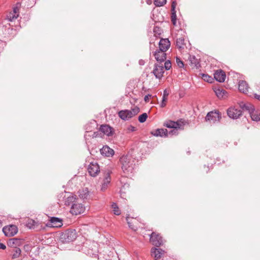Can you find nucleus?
I'll use <instances>...</instances> for the list:
<instances>
[{"label": "nucleus", "mask_w": 260, "mask_h": 260, "mask_svg": "<svg viewBox=\"0 0 260 260\" xmlns=\"http://www.w3.org/2000/svg\"><path fill=\"white\" fill-rule=\"evenodd\" d=\"M166 101H164L162 99V101L160 104V107L162 108L165 107L166 105Z\"/></svg>", "instance_id": "obj_45"}, {"label": "nucleus", "mask_w": 260, "mask_h": 260, "mask_svg": "<svg viewBox=\"0 0 260 260\" xmlns=\"http://www.w3.org/2000/svg\"><path fill=\"white\" fill-rule=\"evenodd\" d=\"M190 61H191V63L192 64H194V65L197 66V62H198L197 59H196L195 57L194 56H190L189 58Z\"/></svg>", "instance_id": "obj_41"}, {"label": "nucleus", "mask_w": 260, "mask_h": 260, "mask_svg": "<svg viewBox=\"0 0 260 260\" xmlns=\"http://www.w3.org/2000/svg\"><path fill=\"white\" fill-rule=\"evenodd\" d=\"M202 79L208 82H211V81L212 80V78L211 77L209 76L207 74H202Z\"/></svg>", "instance_id": "obj_35"}, {"label": "nucleus", "mask_w": 260, "mask_h": 260, "mask_svg": "<svg viewBox=\"0 0 260 260\" xmlns=\"http://www.w3.org/2000/svg\"><path fill=\"white\" fill-rule=\"evenodd\" d=\"M21 250L19 248L14 247L12 251V258L15 259L19 257L21 254Z\"/></svg>", "instance_id": "obj_27"}, {"label": "nucleus", "mask_w": 260, "mask_h": 260, "mask_svg": "<svg viewBox=\"0 0 260 260\" xmlns=\"http://www.w3.org/2000/svg\"><path fill=\"white\" fill-rule=\"evenodd\" d=\"M254 98L255 99H256L260 101V95H258V94H254Z\"/></svg>", "instance_id": "obj_48"}, {"label": "nucleus", "mask_w": 260, "mask_h": 260, "mask_svg": "<svg viewBox=\"0 0 260 260\" xmlns=\"http://www.w3.org/2000/svg\"><path fill=\"white\" fill-rule=\"evenodd\" d=\"M225 77V73L221 70H217L214 74L215 79L219 82H223Z\"/></svg>", "instance_id": "obj_18"}, {"label": "nucleus", "mask_w": 260, "mask_h": 260, "mask_svg": "<svg viewBox=\"0 0 260 260\" xmlns=\"http://www.w3.org/2000/svg\"><path fill=\"white\" fill-rule=\"evenodd\" d=\"M76 238L77 233L75 230H67L61 234L59 239L63 243H69Z\"/></svg>", "instance_id": "obj_2"}, {"label": "nucleus", "mask_w": 260, "mask_h": 260, "mask_svg": "<svg viewBox=\"0 0 260 260\" xmlns=\"http://www.w3.org/2000/svg\"><path fill=\"white\" fill-rule=\"evenodd\" d=\"M164 125L168 128H174L173 130H172L169 132V134H173V133H176L177 129L179 128L180 127V124L178 122H175L173 121H167Z\"/></svg>", "instance_id": "obj_13"}, {"label": "nucleus", "mask_w": 260, "mask_h": 260, "mask_svg": "<svg viewBox=\"0 0 260 260\" xmlns=\"http://www.w3.org/2000/svg\"><path fill=\"white\" fill-rule=\"evenodd\" d=\"M76 196L70 194L65 199V205L67 206H72L74 203H76Z\"/></svg>", "instance_id": "obj_23"}, {"label": "nucleus", "mask_w": 260, "mask_h": 260, "mask_svg": "<svg viewBox=\"0 0 260 260\" xmlns=\"http://www.w3.org/2000/svg\"><path fill=\"white\" fill-rule=\"evenodd\" d=\"M121 169L124 174L129 175L133 172L135 167V160L127 155L122 156L120 158Z\"/></svg>", "instance_id": "obj_1"}, {"label": "nucleus", "mask_w": 260, "mask_h": 260, "mask_svg": "<svg viewBox=\"0 0 260 260\" xmlns=\"http://www.w3.org/2000/svg\"><path fill=\"white\" fill-rule=\"evenodd\" d=\"M100 152L102 155L106 157H112L114 154V151L107 145L104 146Z\"/></svg>", "instance_id": "obj_15"}, {"label": "nucleus", "mask_w": 260, "mask_h": 260, "mask_svg": "<svg viewBox=\"0 0 260 260\" xmlns=\"http://www.w3.org/2000/svg\"><path fill=\"white\" fill-rule=\"evenodd\" d=\"M21 241L20 239L17 238H12L9 240L8 244L11 247H14L15 246L19 245Z\"/></svg>", "instance_id": "obj_28"}, {"label": "nucleus", "mask_w": 260, "mask_h": 260, "mask_svg": "<svg viewBox=\"0 0 260 260\" xmlns=\"http://www.w3.org/2000/svg\"><path fill=\"white\" fill-rule=\"evenodd\" d=\"M112 208L113 209V212L114 213V214L117 215H119L120 214L121 211L119 210L117 205L116 203H113L112 204Z\"/></svg>", "instance_id": "obj_31"}, {"label": "nucleus", "mask_w": 260, "mask_h": 260, "mask_svg": "<svg viewBox=\"0 0 260 260\" xmlns=\"http://www.w3.org/2000/svg\"><path fill=\"white\" fill-rule=\"evenodd\" d=\"M176 12H172L171 14V21L174 25L176 24Z\"/></svg>", "instance_id": "obj_37"}, {"label": "nucleus", "mask_w": 260, "mask_h": 260, "mask_svg": "<svg viewBox=\"0 0 260 260\" xmlns=\"http://www.w3.org/2000/svg\"><path fill=\"white\" fill-rule=\"evenodd\" d=\"M79 197L81 199H87L89 196V191L87 188L79 190L78 192Z\"/></svg>", "instance_id": "obj_24"}, {"label": "nucleus", "mask_w": 260, "mask_h": 260, "mask_svg": "<svg viewBox=\"0 0 260 260\" xmlns=\"http://www.w3.org/2000/svg\"><path fill=\"white\" fill-rule=\"evenodd\" d=\"M221 118V114L218 111H212L208 112L205 117V121L211 124L219 122Z\"/></svg>", "instance_id": "obj_4"}, {"label": "nucleus", "mask_w": 260, "mask_h": 260, "mask_svg": "<svg viewBox=\"0 0 260 260\" xmlns=\"http://www.w3.org/2000/svg\"><path fill=\"white\" fill-rule=\"evenodd\" d=\"M169 94V93L166 89L164 90L163 96H162V100L164 101H167V97H168Z\"/></svg>", "instance_id": "obj_38"}, {"label": "nucleus", "mask_w": 260, "mask_h": 260, "mask_svg": "<svg viewBox=\"0 0 260 260\" xmlns=\"http://www.w3.org/2000/svg\"><path fill=\"white\" fill-rule=\"evenodd\" d=\"M239 90L244 93H247L248 91V85L246 81L243 80L239 81Z\"/></svg>", "instance_id": "obj_21"}, {"label": "nucleus", "mask_w": 260, "mask_h": 260, "mask_svg": "<svg viewBox=\"0 0 260 260\" xmlns=\"http://www.w3.org/2000/svg\"><path fill=\"white\" fill-rule=\"evenodd\" d=\"M3 231L5 236L12 237L17 233L18 228L16 225L11 224L3 228Z\"/></svg>", "instance_id": "obj_6"}, {"label": "nucleus", "mask_w": 260, "mask_h": 260, "mask_svg": "<svg viewBox=\"0 0 260 260\" xmlns=\"http://www.w3.org/2000/svg\"><path fill=\"white\" fill-rule=\"evenodd\" d=\"M100 131L107 136H110L112 134V128L108 125H102L100 127Z\"/></svg>", "instance_id": "obj_22"}, {"label": "nucleus", "mask_w": 260, "mask_h": 260, "mask_svg": "<svg viewBox=\"0 0 260 260\" xmlns=\"http://www.w3.org/2000/svg\"><path fill=\"white\" fill-rule=\"evenodd\" d=\"M166 3V0H154V4L157 7L162 6Z\"/></svg>", "instance_id": "obj_33"}, {"label": "nucleus", "mask_w": 260, "mask_h": 260, "mask_svg": "<svg viewBox=\"0 0 260 260\" xmlns=\"http://www.w3.org/2000/svg\"><path fill=\"white\" fill-rule=\"evenodd\" d=\"M175 7H176V4H175V3L174 2H173V3L172 4V6H171L172 12H175Z\"/></svg>", "instance_id": "obj_43"}, {"label": "nucleus", "mask_w": 260, "mask_h": 260, "mask_svg": "<svg viewBox=\"0 0 260 260\" xmlns=\"http://www.w3.org/2000/svg\"><path fill=\"white\" fill-rule=\"evenodd\" d=\"M151 134L155 137L168 136V131L166 129L158 128L151 132Z\"/></svg>", "instance_id": "obj_19"}, {"label": "nucleus", "mask_w": 260, "mask_h": 260, "mask_svg": "<svg viewBox=\"0 0 260 260\" xmlns=\"http://www.w3.org/2000/svg\"><path fill=\"white\" fill-rule=\"evenodd\" d=\"M110 174L111 172L109 171L105 173L101 186V190L102 191H105L107 188L109 184L110 183L111 180L110 177Z\"/></svg>", "instance_id": "obj_14"}, {"label": "nucleus", "mask_w": 260, "mask_h": 260, "mask_svg": "<svg viewBox=\"0 0 260 260\" xmlns=\"http://www.w3.org/2000/svg\"><path fill=\"white\" fill-rule=\"evenodd\" d=\"M214 92L218 98H223L226 96L227 92L222 88H215Z\"/></svg>", "instance_id": "obj_26"}, {"label": "nucleus", "mask_w": 260, "mask_h": 260, "mask_svg": "<svg viewBox=\"0 0 260 260\" xmlns=\"http://www.w3.org/2000/svg\"><path fill=\"white\" fill-rule=\"evenodd\" d=\"M25 225L29 229H34L38 226V224L35 220L28 218L26 220Z\"/></svg>", "instance_id": "obj_25"}, {"label": "nucleus", "mask_w": 260, "mask_h": 260, "mask_svg": "<svg viewBox=\"0 0 260 260\" xmlns=\"http://www.w3.org/2000/svg\"><path fill=\"white\" fill-rule=\"evenodd\" d=\"M184 39L182 37H180L176 40V46L180 49L184 48Z\"/></svg>", "instance_id": "obj_29"}, {"label": "nucleus", "mask_w": 260, "mask_h": 260, "mask_svg": "<svg viewBox=\"0 0 260 260\" xmlns=\"http://www.w3.org/2000/svg\"><path fill=\"white\" fill-rule=\"evenodd\" d=\"M85 207L81 203H74L71 208L70 212L75 215L84 213Z\"/></svg>", "instance_id": "obj_5"}, {"label": "nucleus", "mask_w": 260, "mask_h": 260, "mask_svg": "<svg viewBox=\"0 0 260 260\" xmlns=\"http://www.w3.org/2000/svg\"><path fill=\"white\" fill-rule=\"evenodd\" d=\"M147 117V114L146 113H144L139 116L138 120L140 123H143L146 120Z\"/></svg>", "instance_id": "obj_32"}, {"label": "nucleus", "mask_w": 260, "mask_h": 260, "mask_svg": "<svg viewBox=\"0 0 260 260\" xmlns=\"http://www.w3.org/2000/svg\"><path fill=\"white\" fill-rule=\"evenodd\" d=\"M228 116L233 119H237L242 115V111L240 109L231 107L227 111Z\"/></svg>", "instance_id": "obj_10"}, {"label": "nucleus", "mask_w": 260, "mask_h": 260, "mask_svg": "<svg viewBox=\"0 0 260 260\" xmlns=\"http://www.w3.org/2000/svg\"><path fill=\"white\" fill-rule=\"evenodd\" d=\"M128 129L131 131H134L135 130V127L134 126H131L129 128H128Z\"/></svg>", "instance_id": "obj_49"}, {"label": "nucleus", "mask_w": 260, "mask_h": 260, "mask_svg": "<svg viewBox=\"0 0 260 260\" xmlns=\"http://www.w3.org/2000/svg\"><path fill=\"white\" fill-rule=\"evenodd\" d=\"M62 223L61 219L53 217L50 220V223L49 225L52 227L60 228L62 226Z\"/></svg>", "instance_id": "obj_20"}, {"label": "nucleus", "mask_w": 260, "mask_h": 260, "mask_svg": "<svg viewBox=\"0 0 260 260\" xmlns=\"http://www.w3.org/2000/svg\"><path fill=\"white\" fill-rule=\"evenodd\" d=\"M126 220L127 222V224H128L129 228H131V229H132L133 230L136 231L137 230L136 227H135V226L132 225V223L129 221L128 217H126Z\"/></svg>", "instance_id": "obj_39"}, {"label": "nucleus", "mask_w": 260, "mask_h": 260, "mask_svg": "<svg viewBox=\"0 0 260 260\" xmlns=\"http://www.w3.org/2000/svg\"><path fill=\"white\" fill-rule=\"evenodd\" d=\"M165 64H164V69L166 70H169L171 68V63L170 60H167L165 61Z\"/></svg>", "instance_id": "obj_36"}, {"label": "nucleus", "mask_w": 260, "mask_h": 260, "mask_svg": "<svg viewBox=\"0 0 260 260\" xmlns=\"http://www.w3.org/2000/svg\"><path fill=\"white\" fill-rule=\"evenodd\" d=\"M88 171L90 176L95 177L100 172V167L96 162H90L88 167Z\"/></svg>", "instance_id": "obj_11"}, {"label": "nucleus", "mask_w": 260, "mask_h": 260, "mask_svg": "<svg viewBox=\"0 0 260 260\" xmlns=\"http://www.w3.org/2000/svg\"><path fill=\"white\" fill-rule=\"evenodd\" d=\"M19 15L18 14H15L13 13H10L9 14V15L8 16V19L10 21H13V20L17 18V17H18Z\"/></svg>", "instance_id": "obj_34"}, {"label": "nucleus", "mask_w": 260, "mask_h": 260, "mask_svg": "<svg viewBox=\"0 0 260 260\" xmlns=\"http://www.w3.org/2000/svg\"><path fill=\"white\" fill-rule=\"evenodd\" d=\"M32 260H36V259H32Z\"/></svg>", "instance_id": "obj_51"}, {"label": "nucleus", "mask_w": 260, "mask_h": 260, "mask_svg": "<svg viewBox=\"0 0 260 260\" xmlns=\"http://www.w3.org/2000/svg\"><path fill=\"white\" fill-rule=\"evenodd\" d=\"M13 13L15 14H18V9L17 8H14Z\"/></svg>", "instance_id": "obj_46"}, {"label": "nucleus", "mask_w": 260, "mask_h": 260, "mask_svg": "<svg viewBox=\"0 0 260 260\" xmlns=\"http://www.w3.org/2000/svg\"><path fill=\"white\" fill-rule=\"evenodd\" d=\"M91 248H90L89 250L88 251V254H94V252H96L97 251V245L98 244L94 242H93L91 244Z\"/></svg>", "instance_id": "obj_30"}, {"label": "nucleus", "mask_w": 260, "mask_h": 260, "mask_svg": "<svg viewBox=\"0 0 260 260\" xmlns=\"http://www.w3.org/2000/svg\"><path fill=\"white\" fill-rule=\"evenodd\" d=\"M245 108L249 111L251 119L256 121H260V111H254L251 105L245 106Z\"/></svg>", "instance_id": "obj_12"}, {"label": "nucleus", "mask_w": 260, "mask_h": 260, "mask_svg": "<svg viewBox=\"0 0 260 260\" xmlns=\"http://www.w3.org/2000/svg\"><path fill=\"white\" fill-rule=\"evenodd\" d=\"M150 241L152 244L157 247L162 244L163 240L159 234L152 232L150 235Z\"/></svg>", "instance_id": "obj_9"}, {"label": "nucleus", "mask_w": 260, "mask_h": 260, "mask_svg": "<svg viewBox=\"0 0 260 260\" xmlns=\"http://www.w3.org/2000/svg\"><path fill=\"white\" fill-rule=\"evenodd\" d=\"M165 72L164 66L162 63H155L153 73L155 77L157 79H161Z\"/></svg>", "instance_id": "obj_8"}, {"label": "nucleus", "mask_w": 260, "mask_h": 260, "mask_svg": "<svg viewBox=\"0 0 260 260\" xmlns=\"http://www.w3.org/2000/svg\"><path fill=\"white\" fill-rule=\"evenodd\" d=\"M151 255L155 260L160 258L165 253V251L160 248H152L151 250Z\"/></svg>", "instance_id": "obj_16"}, {"label": "nucleus", "mask_w": 260, "mask_h": 260, "mask_svg": "<svg viewBox=\"0 0 260 260\" xmlns=\"http://www.w3.org/2000/svg\"><path fill=\"white\" fill-rule=\"evenodd\" d=\"M128 186H129V185H128V184H124V185H123V186H122V187L121 188L120 191H121V192H123V190L124 189V188H125V187H128Z\"/></svg>", "instance_id": "obj_47"}, {"label": "nucleus", "mask_w": 260, "mask_h": 260, "mask_svg": "<svg viewBox=\"0 0 260 260\" xmlns=\"http://www.w3.org/2000/svg\"><path fill=\"white\" fill-rule=\"evenodd\" d=\"M176 62L177 63V65L180 67V68H182L184 66V64H183V62L182 60H181V59L180 58H179L178 57H177L176 58Z\"/></svg>", "instance_id": "obj_40"}, {"label": "nucleus", "mask_w": 260, "mask_h": 260, "mask_svg": "<svg viewBox=\"0 0 260 260\" xmlns=\"http://www.w3.org/2000/svg\"><path fill=\"white\" fill-rule=\"evenodd\" d=\"M156 60L158 62L157 63H162L164 62L167 58L166 52L160 49H157L153 53Z\"/></svg>", "instance_id": "obj_7"}, {"label": "nucleus", "mask_w": 260, "mask_h": 260, "mask_svg": "<svg viewBox=\"0 0 260 260\" xmlns=\"http://www.w3.org/2000/svg\"><path fill=\"white\" fill-rule=\"evenodd\" d=\"M139 112V108L135 107L131 110H125L119 111L118 112V115L122 120H127L138 114Z\"/></svg>", "instance_id": "obj_3"}, {"label": "nucleus", "mask_w": 260, "mask_h": 260, "mask_svg": "<svg viewBox=\"0 0 260 260\" xmlns=\"http://www.w3.org/2000/svg\"><path fill=\"white\" fill-rule=\"evenodd\" d=\"M6 248V245L2 243H0V249H5Z\"/></svg>", "instance_id": "obj_44"}, {"label": "nucleus", "mask_w": 260, "mask_h": 260, "mask_svg": "<svg viewBox=\"0 0 260 260\" xmlns=\"http://www.w3.org/2000/svg\"><path fill=\"white\" fill-rule=\"evenodd\" d=\"M139 64L140 65H143L144 64V62L143 60H141L139 61Z\"/></svg>", "instance_id": "obj_50"}, {"label": "nucleus", "mask_w": 260, "mask_h": 260, "mask_svg": "<svg viewBox=\"0 0 260 260\" xmlns=\"http://www.w3.org/2000/svg\"><path fill=\"white\" fill-rule=\"evenodd\" d=\"M152 96L151 94L146 95L144 97V101L145 102H149L150 98Z\"/></svg>", "instance_id": "obj_42"}, {"label": "nucleus", "mask_w": 260, "mask_h": 260, "mask_svg": "<svg viewBox=\"0 0 260 260\" xmlns=\"http://www.w3.org/2000/svg\"><path fill=\"white\" fill-rule=\"evenodd\" d=\"M158 45L159 49L166 52L170 48L171 43L168 39H161Z\"/></svg>", "instance_id": "obj_17"}]
</instances>
